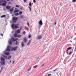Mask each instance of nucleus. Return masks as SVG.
I'll return each instance as SVG.
<instances>
[{"label": "nucleus", "instance_id": "1", "mask_svg": "<svg viewBox=\"0 0 76 76\" xmlns=\"http://www.w3.org/2000/svg\"><path fill=\"white\" fill-rule=\"evenodd\" d=\"M18 46L12 47L11 49V51H16V50H18Z\"/></svg>", "mask_w": 76, "mask_h": 76}, {"label": "nucleus", "instance_id": "2", "mask_svg": "<svg viewBox=\"0 0 76 76\" xmlns=\"http://www.w3.org/2000/svg\"><path fill=\"white\" fill-rule=\"evenodd\" d=\"M18 18L16 17H14L12 18V21L13 23H15L17 21Z\"/></svg>", "mask_w": 76, "mask_h": 76}, {"label": "nucleus", "instance_id": "3", "mask_svg": "<svg viewBox=\"0 0 76 76\" xmlns=\"http://www.w3.org/2000/svg\"><path fill=\"white\" fill-rule=\"evenodd\" d=\"M10 48H11V46L10 45L8 46L7 47L6 49V51L8 52L10 51Z\"/></svg>", "mask_w": 76, "mask_h": 76}, {"label": "nucleus", "instance_id": "4", "mask_svg": "<svg viewBox=\"0 0 76 76\" xmlns=\"http://www.w3.org/2000/svg\"><path fill=\"white\" fill-rule=\"evenodd\" d=\"M42 38V35H39L37 36V39H41Z\"/></svg>", "mask_w": 76, "mask_h": 76}, {"label": "nucleus", "instance_id": "5", "mask_svg": "<svg viewBox=\"0 0 76 76\" xmlns=\"http://www.w3.org/2000/svg\"><path fill=\"white\" fill-rule=\"evenodd\" d=\"M71 49H72V47H69L67 48L66 52L67 54H68V51L69 50H71Z\"/></svg>", "mask_w": 76, "mask_h": 76}, {"label": "nucleus", "instance_id": "6", "mask_svg": "<svg viewBox=\"0 0 76 76\" xmlns=\"http://www.w3.org/2000/svg\"><path fill=\"white\" fill-rule=\"evenodd\" d=\"M23 41H24V42H27V39H26V37H24L23 38Z\"/></svg>", "mask_w": 76, "mask_h": 76}, {"label": "nucleus", "instance_id": "7", "mask_svg": "<svg viewBox=\"0 0 76 76\" xmlns=\"http://www.w3.org/2000/svg\"><path fill=\"white\" fill-rule=\"evenodd\" d=\"M8 43L10 44V45H12V42L11 40L10 39H9L8 40Z\"/></svg>", "mask_w": 76, "mask_h": 76}, {"label": "nucleus", "instance_id": "8", "mask_svg": "<svg viewBox=\"0 0 76 76\" xmlns=\"http://www.w3.org/2000/svg\"><path fill=\"white\" fill-rule=\"evenodd\" d=\"M1 61H5V59L3 58V57H1Z\"/></svg>", "mask_w": 76, "mask_h": 76}, {"label": "nucleus", "instance_id": "9", "mask_svg": "<svg viewBox=\"0 0 76 76\" xmlns=\"http://www.w3.org/2000/svg\"><path fill=\"white\" fill-rule=\"evenodd\" d=\"M39 25H42V20H39Z\"/></svg>", "mask_w": 76, "mask_h": 76}, {"label": "nucleus", "instance_id": "10", "mask_svg": "<svg viewBox=\"0 0 76 76\" xmlns=\"http://www.w3.org/2000/svg\"><path fill=\"white\" fill-rule=\"evenodd\" d=\"M15 25L14 23L12 24V25H11L12 28V29H14V27H15Z\"/></svg>", "mask_w": 76, "mask_h": 76}, {"label": "nucleus", "instance_id": "11", "mask_svg": "<svg viewBox=\"0 0 76 76\" xmlns=\"http://www.w3.org/2000/svg\"><path fill=\"white\" fill-rule=\"evenodd\" d=\"M3 57H4L5 59H7V56L5 55H3Z\"/></svg>", "mask_w": 76, "mask_h": 76}, {"label": "nucleus", "instance_id": "12", "mask_svg": "<svg viewBox=\"0 0 76 76\" xmlns=\"http://www.w3.org/2000/svg\"><path fill=\"white\" fill-rule=\"evenodd\" d=\"M73 51V49H72V51H70L69 53V51L68 52V54H67L68 55H71L72 53V52Z\"/></svg>", "mask_w": 76, "mask_h": 76}, {"label": "nucleus", "instance_id": "13", "mask_svg": "<svg viewBox=\"0 0 76 76\" xmlns=\"http://www.w3.org/2000/svg\"><path fill=\"white\" fill-rule=\"evenodd\" d=\"M11 39L12 42H14V41H15V39L14 37H12L11 38Z\"/></svg>", "mask_w": 76, "mask_h": 76}, {"label": "nucleus", "instance_id": "14", "mask_svg": "<svg viewBox=\"0 0 76 76\" xmlns=\"http://www.w3.org/2000/svg\"><path fill=\"white\" fill-rule=\"evenodd\" d=\"M10 7H11V6H6V9H10Z\"/></svg>", "mask_w": 76, "mask_h": 76}, {"label": "nucleus", "instance_id": "15", "mask_svg": "<svg viewBox=\"0 0 76 76\" xmlns=\"http://www.w3.org/2000/svg\"><path fill=\"white\" fill-rule=\"evenodd\" d=\"M1 64L2 65H5V64H6V63L4 62V61L1 62Z\"/></svg>", "mask_w": 76, "mask_h": 76}, {"label": "nucleus", "instance_id": "16", "mask_svg": "<svg viewBox=\"0 0 76 76\" xmlns=\"http://www.w3.org/2000/svg\"><path fill=\"white\" fill-rule=\"evenodd\" d=\"M19 12V10H17L14 11V13H16V12Z\"/></svg>", "mask_w": 76, "mask_h": 76}, {"label": "nucleus", "instance_id": "17", "mask_svg": "<svg viewBox=\"0 0 76 76\" xmlns=\"http://www.w3.org/2000/svg\"><path fill=\"white\" fill-rule=\"evenodd\" d=\"M21 45L22 47H23V46H24L25 45H24V44H23V42H21Z\"/></svg>", "mask_w": 76, "mask_h": 76}, {"label": "nucleus", "instance_id": "18", "mask_svg": "<svg viewBox=\"0 0 76 76\" xmlns=\"http://www.w3.org/2000/svg\"><path fill=\"white\" fill-rule=\"evenodd\" d=\"M17 34L16 33H15L14 34V37H15V38H16V37H17Z\"/></svg>", "mask_w": 76, "mask_h": 76}, {"label": "nucleus", "instance_id": "19", "mask_svg": "<svg viewBox=\"0 0 76 76\" xmlns=\"http://www.w3.org/2000/svg\"><path fill=\"white\" fill-rule=\"evenodd\" d=\"M10 53L9 52H6L5 53V54L6 55V56H9Z\"/></svg>", "mask_w": 76, "mask_h": 76}, {"label": "nucleus", "instance_id": "20", "mask_svg": "<svg viewBox=\"0 0 76 76\" xmlns=\"http://www.w3.org/2000/svg\"><path fill=\"white\" fill-rule=\"evenodd\" d=\"M11 57H12V56H8V58H7V59H8V60H9V59H10V58H11Z\"/></svg>", "mask_w": 76, "mask_h": 76}, {"label": "nucleus", "instance_id": "21", "mask_svg": "<svg viewBox=\"0 0 76 76\" xmlns=\"http://www.w3.org/2000/svg\"><path fill=\"white\" fill-rule=\"evenodd\" d=\"M21 37H22V35H20V34H19L17 35L18 38H21Z\"/></svg>", "mask_w": 76, "mask_h": 76}, {"label": "nucleus", "instance_id": "22", "mask_svg": "<svg viewBox=\"0 0 76 76\" xmlns=\"http://www.w3.org/2000/svg\"><path fill=\"white\" fill-rule=\"evenodd\" d=\"M10 12H13V9L11 8V9H10Z\"/></svg>", "mask_w": 76, "mask_h": 76}, {"label": "nucleus", "instance_id": "23", "mask_svg": "<svg viewBox=\"0 0 76 76\" xmlns=\"http://www.w3.org/2000/svg\"><path fill=\"white\" fill-rule=\"evenodd\" d=\"M18 28V26L16 25H15L14 27V29H15H15H17Z\"/></svg>", "mask_w": 76, "mask_h": 76}, {"label": "nucleus", "instance_id": "24", "mask_svg": "<svg viewBox=\"0 0 76 76\" xmlns=\"http://www.w3.org/2000/svg\"><path fill=\"white\" fill-rule=\"evenodd\" d=\"M17 33H18V34H19V33H20V30L18 29L17 30Z\"/></svg>", "mask_w": 76, "mask_h": 76}, {"label": "nucleus", "instance_id": "25", "mask_svg": "<svg viewBox=\"0 0 76 76\" xmlns=\"http://www.w3.org/2000/svg\"><path fill=\"white\" fill-rule=\"evenodd\" d=\"M20 18H21V19H23V15H21L20 16Z\"/></svg>", "mask_w": 76, "mask_h": 76}, {"label": "nucleus", "instance_id": "26", "mask_svg": "<svg viewBox=\"0 0 76 76\" xmlns=\"http://www.w3.org/2000/svg\"><path fill=\"white\" fill-rule=\"evenodd\" d=\"M18 44H19V42L18 41H16L15 42V45H18Z\"/></svg>", "mask_w": 76, "mask_h": 76}, {"label": "nucleus", "instance_id": "27", "mask_svg": "<svg viewBox=\"0 0 76 76\" xmlns=\"http://www.w3.org/2000/svg\"><path fill=\"white\" fill-rule=\"evenodd\" d=\"M6 15H3L1 16V18H5Z\"/></svg>", "mask_w": 76, "mask_h": 76}, {"label": "nucleus", "instance_id": "28", "mask_svg": "<svg viewBox=\"0 0 76 76\" xmlns=\"http://www.w3.org/2000/svg\"><path fill=\"white\" fill-rule=\"evenodd\" d=\"M31 37H32V36H31V34H29L28 36V38H30Z\"/></svg>", "mask_w": 76, "mask_h": 76}, {"label": "nucleus", "instance_id": "29", "mask_svg": "<svg viewBox=\"0 0 76 76\" xmlns=\"http://www.w3.org/2000/svg\"><path fill=\"white\" fill-rule=\"evenodd\" d=\"M2 5L4 6H6V4L5 3H3L2 4Z\"/></svg>", "mask_w": 76, "mask_h": 76}, {"label": "nucleus", "instance_id": "30", "mask_svg": "<svg viewBox=\"0 0 76 76\" xmlns=\"http://www.w3.org/2000/svg\"><path fill=\"white\" fill-rule=\"evenodd\" d=\"M31 67H30V68H28V70H27L28 72H29L30 70H31Z\"/></svg>", "mask_w": 76, "mask_h": 76}, {"label": "nucleus", "instance_id": "31", "mask_svg": "<svg viewBox=\"0 0 76 76\" xmlns=\"http://www.w3.org/2000/svg\"><path fill=\"white\" fill-rule=\"evenodd\" d=\"M15 16H18L19 15V13H17L14 14Z\"/></svg>", "mask_w": 76, "mask_h": 76}, {"label": "nucleus", "instance_id": "32", "mask_svg": "<svg viewBox=\"0 0 76 76\" xmlns=\"http://www.w3.org/2000/svg\"><path fill=\"white\" fill-rule=\"evenodd\" d=\"M37 67H38V65H35L33 67V68H37Z\"/></svg>", "mask_w": 76, "mask_h": 76}, {"label": "nucleus", "instance_id": "33", "mask_svg": "<svg viewBox=\"0 0 76 76\" xmlns=\"http://www.w3.org/2000/svg\"><path fill=\"white\" fill-rule=\"evenodd\" d=\"M22 11H20L19 12V14L20 15H22Z\"/></svg>", "mask_w": 76, "mask_h": 76}, {"label": "nucleus", "instance_id": "34", "mask_svg": "<svg viewBox=\"0 0 76 76\" xmlns=\"http://www.w3.org/2000/svg\"><path fill=\"white\" fill-rule=\"evenodd\" d=\"M15 41H18V40H19V39L18 38H16L15 39Z\"/></svg>", "mask_w": 76, "mask_h": 76}, {"label": "nucleus", "instance_id": "35", "mask_svg": "<svg viewBox=\"0 0 76 76\" xmlns=\"http://www.w3.org/2000/svg\"><path fill=\"white\" fill-rule=\"evenodd\" d=\"M27 24L28 26V27H30L29 23L28 22H27Z\"/></svg>", "mask_w": 76, "mask_h": 76}, {"label": "nucleus", "instance_id": "36", "mask_svg": "<svg viewBox=\"0 0 76 76\" xmlns=\"http://www.w3.org/2000/svg\"><path fill=\"white\" fill-rule=\"evenodd\" d=\"M25 34H26V32H25V31H24L23 32V34L25 35Z\"/></svg>", "mask_w": 76, "mask_h": 76}, {"label": "nucleus", "instance_id": "37", "mask_svg": "<svg viewBox=\"0 0 76 76\" xmlns=\"http://www.w3.org/2000/svg\"><path fill=\"white\" fill-rule=\"evenodd\" d=\"M41 25H42L39 24V25H38V26L39 28H41Z\"/></svg>", "mask_w": 76, "mask_h": 76}, {"label": "nucleus", "instance_id": "38", "mask_svg": "<svg viewBox=\"0 0 76 76\" xmlns=\"http://www.w3.org/2000/svg\"><path fill=\"white\" fill-rule=\"evenodd\" d=\"M29 5L30 6H32V4L31 3V2H30L29 4Z\"/></svg>", "mask_w": 76, "mask_h": 76}, {"label": "nucleus", "instance_id": "39", "mask_svg": "<svg viewBox=\"0 0 76 76\" xmlns=\"http://www.w3.org/2000/svg\"><path fill=\"white\" fill-rule=\"evenodd\" d=\"M24 1V3H26V1H27V0H23Z\"/></svg>", "mask_w": 76, "mask_h": 76}, {"label": "nucleus", "instance_id": "40", "mask_svg": "<svg viewBox=\"0 0 76 76\" xmlns=\"http://www.w3.org/2000/svg\"><path fill=\"white\" fill-rule=\"evenodd\" d=\"M76 2V0H73L72 1V2H74L75 3V2Z\"/></svg>", "mask_w": 76, "mask_h": 76}, {"label": "nucleus", "instance_id": "41", "mask_svg": "<svg viewBox=\"0 0 76 76\" xmlns=\"http://www.w3.org/2000/svg\"><path fill=\"white\" fill-rule=\"evenodd\" d=\"M59 4H61L60 5V6H63V5H62V4L61 3V2H60L59 3Z\"/></svg>", "mask_w": 76, "mask_h": 76}, {"label": "nucleus", "instance_id": "42", "mask_svg": "<svg viewBox=\"0 0 76 76\" xmlns=\"http://www.w3.org/2000/svg\"><path fill=\"white\" fill-rule=\"evenodd\" d=\"M4 3H5L6 4V3H7V1H4Z\"/></svg>", "mask_w": 76, "mask_h": 76}, {"label": "nucleus", "instance_id": "43", "mask_svg": "<svg viewBox=\"0 0 76 76\" xmlns=\"http://www.w3.org/2000/svg\"><path fill=\"white\" fill-rule=\"evenodd\" d=\"M57 69H58V68H56L55 70H53V72H55V71H57Z\"/></svg>", "mask_w": 76, "mask_h": 76}, {"label": "nucleus", "instance_id": "44", "mask_svg": "<svg viewBox=\"0 0 76 76\" xmlns=\"http://www.w3.org/2000/svg\"><path fill=\"white\" fill-rule=\"evenodd\" d=\"M33 3H35V2H36V1H35V0H33Z\"/></svg>", "mask_w": 76, "mask_h": 76}, {"label": "nucleus", "instance_id": "45", "mask_svg": "<svg viewBox=\"0 0 76 76\" xmlns=\"http://www.w3.org/2000/svg\"><path fill=\"white\" fill-rule=\"evenodd\" d=\"M31 41H32V40L30 39L29 40V41H28V42H29L30 43H31Z\"/></svg>", "mask_w": 76, "mask_h": 76}, {"label": "nucleus", "instance_id": "46", "mask_svg": "<svg viewBox=\"0 0 76 76\" xmlns=\"http://www.w3.org/2000/svg\"><path fill=\"white\" fill-rule=\"evenodd\" d=\"M16 7H19V6L18 5H16L15 6Z\"/></svg>", "mask_w": 76, "mask_h": 76}, {"label": "nucleus", "instance_id": "47", "mask_svg": "<svg viewBox=\"0 0 76 76\" xmlns=\"http://www.w3.org/2000/svg\"><path fill=\"white\" fill-rule=\"evenodd\" d=\"M51 74H49L48 75V76H51Z\"/></svg>", "mask_w": 76, "mask_h": 76}, {"label": "nucleus", "instance_id": "48", "mask_svg": "<svg viewBox=\"0 0 76 76\" xmlns=\"http://www.w3.org/2000/svg\"><path fill=\"white\" fill-rule=\"evenodd\" d=\"M44 66V64H43L41 66V67H43Z\"/></svg>", "mask_w": 76, "mask_h": 76}, {"label": "nucleus", "instance_id": "49", "mask_svg": "<svg viewBox=\"0 0 76 76\" xmlns=\"http://www.w3.org/2000/svg\"><path fill=\"white\" fill-rule=\"evenodd\" d=\"M2 69H3V66L1 67V70H2Z\"/></svg>", "mask_w": 76, "mask_h": 76}, {"label": "nucleus", "instance_id": "50", "mask_svg": "<svg viewBox=\"0 0 76 76\" xmlns=\"http://www.w3.org/2000/svg\"><path fill=\"white\" fill-rule=\"evenodd\" d=\"M21 29H22V27H20V30Z\"/></svg>", "mask_w": 76, "mask_h": 76}, {"label": "nucleus", "instance_id": "51", "mask_svg": "<svg viewBox=\"0 0 76 76\" xmlns=\"http://www.w3.org/2000/svg\"><path fill=\"white\" fill-rule=\"evenodd\" d=\"M28 8H29V9L30 10L31 9V7H28Z\"/></svg>", "mask_w": 76, "mask_h": 76}, {"label": "nucleus", "instance_id": "52", "mask_svg": "<svg viewBox=\"0 0 76 76\" xmlns=\"http://www.w3.org/2000/svg\"><path fill=\"white\" fill-rule=\"evenodd\" d=\"M14 63H15V61H13L12 62V64H14Z\"/></svg>", "mask_w": 76, "mask_h": 76}, {"label": "nucleus", "instance_id": "53", "mask_svg": "<svg viewBox=\"0 0 76 76\" xmlns=\"http://www.w3.org/2000/svg\"><path fill=\"white\" fill-rule=\"evenodd\" d=\"M1 35V36H3V35L2 34H0Z\"/></svg>", "mask_w": 76, "mask_h": 76}, {"label": "nucleus", "instance_id": "54", "mask_svg": "<svg viewBox=\"0 0 76 76\" xmlns=\"http://www.w3.org/2000/svg\"><path fill=\"white\" fill-rule=\"evenodd\" d=\"M4 1L2 0V1H1V3H3V2H4Z\"/></svg>", "mask_w": 76, "mask_h": 76}, {"label": "nucleus", "instance_id": "55", "mask_svg": "<svg viewBox=\"0 0 76 76\" xmlns=\"http://www.w3.org/2000/svg\"><path fill=\"white\" fill-rule=\"evenodd\" d=\"M11 62H12V60H10V63H11Z\"/></svg>", "mask_w": 76, "mask_h": 76}, {"label": "nucleus", "instance_id": "56", "mask_svg": "<svg viewBox=\"0 0 76 76\" xmlns=\"http://www.w3.org/2000/svg\"><path fill=\"white\" fill-rule=\"evenodd\" d=\"M57 22H56H56L55 23H54V25H56V23Z\"/></svg>", "mask_w": 76, "mask_h": 76}, {"label": "nucleus", "instance_id": "57", "mask_svg": "<svg viewBox=\"0 0 76 76\" xmlns=\"http://www.w3.org/2000/svg\"><path fill=\"white\" fill-rule=\"evenodd\" d=\"M22 9H23V8L21 7V8H20V9L21 10H22Z\"/></svg>", "mask_w": 76, "mask_h": 76}, {"label": "nucleus", "instance_id": "58", "mask_svg": "<svg viewBox=\"0 0 76 76\" xmlns=\"http://www.w3.org/2000/svg\"><path fill=\"white\" fill-rule=\"evenodd\" d=\"M29 45V44L28 43L27 45Z\"/></svg>", "mask_w": 76, "mask_h": 76}, {"label": "nucleus", "instance_id": "59", "mask_svg": "<svg viewBox=\"0 0 76 76\" xmlns=\"http://www.w3.org/2000/svg\"><path fill=\"white\" fill-rule=\"evenodd\" d=\"M38 59H39V57H38L37 58V60H38Z\"/></svg>", "mask_w": 76, "mask_h": 76}, {"label": "nucleus", "instance_id": "60", "mask_svg": "<svg viewBox=\"0 0 76 76\" xmlns=\"http://www.w3.org/2000/svg\"><path fill=\"white\" fill-rule=\"evenodd\" d=\"M7 1H9L10 0H7Z\"/></svg>", "mask_w": 76, "mask_h": 76}, {"label": "nucleus", "instance_id": "61", "mask_svg": "<svg viewBox=\"0 0 76 76\" xmlns=\"http://www.w3.org/2000/svg\"><path fill=\"white\" fill-rule=\"evenodd\" d=\"M28 44H30V43L29 42H28Z\"/></svg>", "mask_w": 76, "mask_h": 76}, {"label": "nucleus", "instance_id": "62", "mask_svg": "<svg viewBox=\"0 0 76 76\" xmlns=\"http://www.w3.org/2000/svg\"><path fill=\"white\" fill-rule=\"evenodd\" d=\"M30 11H31V9H30Z\"/></svg>", "mask_w": 76, "mask_h": 76}, {"label": "nucleus", "instance_id": "63", "mask_svg": "<svg viewBox=\"0 0 76 76\" xmlns=\"http://www.w3.org/2000/svg\"><path fill=\"white\" fill-rule=\"evenodd\" d=\"M14 0H10L11 1H13Z\"/></svg>", "mask_w": 76, "mask_h": 76}, {"label": "nucleus", "instance_id": "64", "mask_svg": "<svg viewBox=\"0 0 76 76\" xmlns=\"http://www.w3.org/2000/svg\"><path fill=\"white\" fill-rule=\"evenodd\" d=\"M10 62L8 63V64H10Z\"/></svg>", "mask_w": 76, "mask_h": 76}]
</instances>
